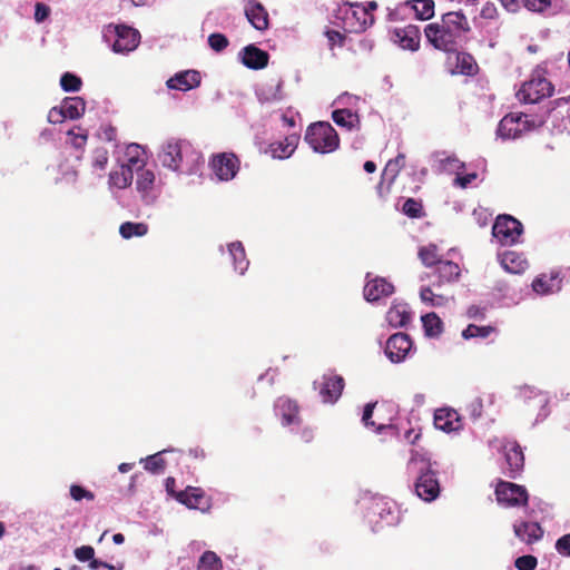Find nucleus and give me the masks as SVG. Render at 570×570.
I'll use <instances>...</instances> for the list:
<instances>
[{
  "instance_id": "nucleus-1",
  "label": "nucleus",
  "mask_w": 570,
  "mask_h": 570,
  "mask_svg": "<svg viewBox=\"0 0 570 570\" xmlns=\"http://www.w3.org/2000/svg\"><path fill=\"white\" fill-rule=\"evenodd\" d=\"M471 30L468 17L459 10L445 12L439 20L428 23L423 33L433 49L452 55L466 41Z\"/></svg>"
},
{
  "instance_id": "nucleus-2",
  "label": "nucleus",
  "mask_w": 570,
  "mask_h": 570,
  "mask_svg": "<svg viewBox=\"0 0 570 570\" xmlns=\"http://www.w3.org/2000/svg\"><path fill=\"white\" fill-rule=\"evenodd\" d=\"M202 154L186 139L169 138L158 154L161 165L173 171L191 174L196 170Z\"/></svg>"
},
{
  "instance_id": "nucleus-3",
  "label": "nucleus",
  "mask_w": 570,
  "mask_h": 570,
  "mask_svg": "<svg viewBox=\"0 0 570 570\" xmlns=\"http://www.w3.org/2000/svg\"><path fill=\"white\" fill-rule=\"evenodd\" d=\"M305 141L315 151L330 154L340 146V137L330 122L318 121L309 125L306 129Z\"/></svg>"
},
{
  "instance_id": "nucleus-4",
  "label": "nucleus",
  "mask_w": 570,
  "mask_h": 570,
  "mask_svg": "<svg viewBox=\"0 0 570 570\" xmlns=\"http://www.w3.org/2000/svg\"><path fill=\"white\" fill-rule=\"evenodd\" d=\"M140 148L137 144H131L127 147V156L128 164L120 165L119 169L112 170L109 174V183L110 185L117 187V188H126L132 183L134 179V169L136 170L137 178H136V185L139 189L142 185L141 177L142 174H140V170L142 169V164L139 160V154L138 149Z\"/></svg>"
},
{
  "instance_id": "nucleus-5",
  "label": "nucleus",
  "mask_w": 570,
  "mask_h": 570,
  "mask_svg": "<svg viewBox=\"0 0 570 570\" xmlns=\"http://www.w3.org/2000/svg\"><path fill=\"white\" fill-rule=\"evenodd\" d=\"M553 94L552 83L544 77L537 75L525 81L517 92V97L524 104H538Z\"/></svg>"
},
{
  "instance_id": "nucleus-6",
  "label": "nucleus",
  "mask_w": 570,
  "mask_h": 570,
  "mask_svg": "<svg viewBox=\"0 0 570 570\" xmlns=\"http://www.w3.org/2000/svg\"><path fill=\"white\" fill-rule=\"evenodd\" d=\"M497 501L505 507H527L529 494L524 487L500 480L495 487Z\"/></svg>"
},
{
  "instance_id": "nucleus-7",
  "label": "nucleus",
  "mask_w": 570,
  "mask_h": 570,
  "mask_svg": "<svg viewBox=\"0 0 570 570\" xmlns=\"http://www.w3.org/2000/svg\"><path fill=\"white\" fill-rule=\"evenodd\" d=\"M522 230V224L518 219L510 215H501L493 224L492 235L502 245H512L518 242Z\"/></svg>"
},
{
  "instance_id": "nucleus-8",
  "label": "nucleus",
  "mask_w": 570,
  "mask_h": 570,
  "mask_svg": "<svg viewBox=\"0 0 570 570\" xmlns=\"http://www.w3.org/2000/svg\"><path fill=\"white\" fill-rule=\"evenodd\" d=\"M210 167L219 180L233 179L239 170V159L234 153L214 155Z\"/></svg>"
},
{
  "instance_id": "nucleus-9",
  "label": "nucleus",
  "mask_w": 570,
  "mask_h": 570,
  "mask_svg": "<svg viewBox=\"0 0 570 570\" xmlns=\"http://www.w3.org/2000/svg\"><path fill=\"white\" fill-rule=\"evenodd\" d=\"M446 66L452 75L475 76L479 72V66L474 57L456 49L446 57Z\"/></svg>"
},
{
  "instance_id": "nucleus-10",
  "label": "nucleus",
  "mask_w": 570,
  "mask_h": 570,
  "mask_svg": "<svg viewBox=\"0 0 570 570\" xmlns=\"http://www.w3.org/2000/svg\"><path fill=\"white\" fill-rule=\"evenodd\" d=\"M527 116L523 114H509L504 116L499 122L498 135L504 139L519 138L525 130H528Z\"/></svg>"
},
{
  "instance_id": "nucleus-11",
  "label": "nucleus",
  "mask_w": 570,
  "mask_h": 570,
  "mask_svg": "<svg viewBox=\"0 0 570 570\" xmlns=\"http://www.w3.org/2000/svg\"><path fill=\"white\" fill-rule=\"evenodd\" d=\"M298 403L288 397L279 396L274 403V411L281 417L283 426L297 425L302 422Z\"/></svg>"
},
{
  "instance_id": "nucleus-12",
  "label": "nucleus",
  "mask_w": 570,
  "mask_h": 570,
  "mask_svg": "<svg viewBox=\"0 0 570 570\" xmlns=\"http://www.w3.org/2000/svg\"><path fill=\"white\" fill-rule=\"evenodd\" d=\"M392 39L403 50L415 52L421 47V30L415 24L395 28L392 31Z\"/></svg>"
},
{
  "instance_id": "nucleus-13",
  "label": "nucleus",
  "mask_w": 570,
  "mask_h": 570,
  "mask_svg": "<svg viewBox=\"0 0 570 570\" xmlns=\"http://www.w3.org/2000/svg\"><path fill=\"white\" fill-rule=\"evenodd\" d=\"M412 348V341L405 333H395L386 342L385 354L393 363L402 362Z\"/></svg>"
},
{
  "instance_id": "nucleus-14",
  "label": "nucleus",
  "mask_w": 570,
  "mask_h": 570,
  "mask_svg": "<svg viewBox=\"0 0 570 570\" xmlns=\"http://www.w3.org/2000/svg\"><path fill=\"white\" fill-rule=\"evenodd\" d=\"M114 32L116 39L112 49L116 52L131 51L139 45L140 33L131 27L117 24L114 27Z\"/></svg>"
},
{
  "instance_id": "nucleus-15",
  "label": "nucleus",
  "mask_w": 570,
  "mask_h": 570,
  "mask_svg": "<svg viewBox=\"0 0 570 570\" xmlns=\"http://www.w3.org/2000/svg\"><path fill=\"white\" fill-rule=\"evenodd\" d=\"M415 492L419 498L426 502L435 500L440 494V484L435 472L431 469L421 472L415 482Z\"/></svg>"
},
{
  "instance_id": "nucleus-16",
  "label": "nucleus",
  "mask_w": 570,
  "mask_h": 570,
  "mask_svg": "<svg viewBox=\"0 0 570 570\" xmlns=\"http://www.w3.org/2000/svg\"><path fill=\"white\" fill-rule=\"evenodd\" d=\"M175 499L189 509L207 511L210 508V500L200 488L188 487L175 494Z\"/></svg>"
},
{
  "instance_id": "nucleus-17",
  "label": "nucleus",
  "mask_w": 570,
  "mask_h": 570,
  "mask_svg": "<svg viewBox=\"0 0 570 570\" xmlns=\"http://www.w3.org/2000/svg\"><path fill=\"white\" fill-rule=\"evenodd\" d=\"M346 4L352 8L351 16L346 17V23L351 32H364L367 28L373 26L375 21L374 14H370L363 9V4L352 2H346Z\"/></svg>"
},
{
  "instance_id": "nucleus-18",
  "label": "nucleus",
  "mask_w": 570,
  "mask_h": 570,
  "mask_svg": "<svg viewBox=\"0 0 570 570\" xmlns=\"http://www.w3.org/2000/svg\"><path fill=\"white\" fill-rule=\"evenodd\" d=\"M505 462L508 465V476L515 479L524 466V455L521 446L515 441L507 442L503 445Z\"/></svg>"
},
{
  "instance_id": "nucleus-19",
  "label": "nucleus",
  "mask_w": 570,
  "mask_h": 570,
  "mask_svg": "<svg viewBox=\"0 0 570 570\" xmlns=\"http://www.w3.org/2000/svg\"><path fill=\"white\" fill-rule=\"evenodd\" d=\"M320 387V395L325 403H335L345 386L344 379L341 375L330 374L324 375Z\"/></svg>"
},
{
  "instance_id": "nucleus-20",
  "label": "nucleus",
  "mask_w": 570,
  "mask_h": 570,
  "mask_svg": "<svg viewBox=\"0 0 570 570\" xmlns=\"http://www.w3.org/2000/svg\"><path fill=\"white\" fill-rule=\"evenodd\" d=\"M202 76L197 70H185L170 77L166 85L169 89L188 91L200 86Z\"/></svg>"
},
{
  "instance_id": "nucleus-21",
  "label": "nucleus",
  "mask_w": 570,
  "mask_h": 570,
  "mask_svg": "<svg viewBox=\"0 0 570 570\" xmlns=\"http://www.w3.org/2000/svg\"><path fill=\"white\" fill-rule=\"evenodd\" d=\"M513 532L518 539L527 544H533L542 539L543 529L538 522L522 521L513 524Z\"/></svg>"
},
{
  "instance_id": "nucleus-22",
  "label": "nucleus",
  "mask_w": 570,
  "mask_h": 570,
  "mask_svg": "<svg viewBox=\"0 0 570 570\" xmlns=\"http://www.w3.org/2000/svg\"><path fill=\"white\" fill-rule=\"evenodd\" d=\"M269 55L267 51L248 45L242 50V62L249 69L259 70L268 65Z\"/></svg>"
},
{
  "instance_id": "nucleus-23",
  "label": "nucleus",
  "mask_w": 570,
  "mask_h": 570,
  "mask_svg": "<svg viewBox=\"0 0 570 570\" xmlns=\"http://www.w3.org/2000/svg\"><path fill=\"white\" fill-rule=\"evenodd\" d=\"M245 16L255 29L259 31L268 29V12L262 3L256 1H249L245 8Z\"/></svg>"
},
{
  "instance_id": "nucleus-24",
  "label": "nucleus",
  "mask_w": 570,
  "mask_h": 570,
  "mask_svg": "<svg viewBox=\"0 0 570 570\" xmlns=\"http://www.w3.org/2000/svg\"><path fill=\"white\" fill-rule=\"evenodd\" d=\"M433 275L438 277L434 285L442 286L444 284L456 282L461 275L459 264L452 261H441L433 271Z\"/></svg>"
},
{
  "instance_id": "nucleus-25",
  "label": "nucleus",
  "mask_w": 570,
  "mask_h": 570,
  "mask_svg": "<svg viewBox=\"0 0 570 570\" xmlns=\"http://www.w3.org/2000/svg\"><path fill=\"white\" fill-rule=\"evenodd\" d=\"M434 425L444 432H453L461 428V420L455 410L439 409L434 413Z\"/></svg>"
},
{
  "instance_id": "nucleus-26",
  "label": "nucleus",
  "mask_w": 570,
  "mask_h": 570,
  "mask_svg": "<svg viewBox=\"0 0 570 570\" xmlns=\"http://www.w3.org/2000/svg\"><path fill=\"white\" fill-rule=\"evenodd\" d=\"M393 292L394 286L381 277L367 282L364 286V297L368 302H376L381 297L390 296Z\"/></svg>"
},
{
  "instance_id": "nucleus-27",
  "label": "nucleus",
  "mask_w": 570,
  "mask_h": 570,
  "mask_svg": "<svg viewBox=\"0 0 570 570\" xmlns=\"http://www.w3.org/2000/svg\"><path fill=\"white\" fill-rule=\"evenodd\" d=\"M501 266L511 274H522L528 267L529 263L523 254L515 250H507L500 256Z\"/></svg>"
},
{
  "instance_id": "nucleus-28",
  "label": "nucleus",
  "mask_w": 570,
  "mask_h": 570,
  "mask_svg": "<svg viewBox=\"0 0 570 570\" xmlns=\"http://www.w3.org/2000/svg\"><path fill=\"white\" fill-rule=\"evenodd\" d=\"M299 136L293 134L284 138V140L274 141L268 146V153L273 158H288L298 145Z\"/></svg>"
},
{
  "instance_id": "nucleus-29",
  "label": "nucleus",
  "mask_w": 570,
  "mask_h": 570,
  "mask_svg": "<svg viewBox=\"0 0 570 570\" xmlns=\"http://www.w3.org/2000/svg\"><path fill=\"white\" fill-rule=\"evenodd\" d=\"M561 279L558 272H551L550 275L541 274L537 276L531 286L532 289L540 295L551 294L560 289Z\"/></svg>"
},
{
  "instance_id": "nucleus-30",
  "label": "nucleus",
  "mask_w": 570,
  "mask_h": 570,
  "mask_svg": "<svg viewBox=\"0 0 570 570\" xmlns=\"http://www.w3.org/2000/svg\"><path fill=\"white\" fill-rule=\"evenodd\" d=\"M332 119L337 126L345 127L347 130L360 129L361 127L358 114L347 108L334 110Z\"/></svg>"
},
{
  "instance_id": "nucleus-31",
  "label": "nucleus",
  "mask_w": 570,
  "mask_h": 570,
  "mask_svg": "<svg viewBox=\"0 0 570 570\" xmlns=\"http://www.w3.org/2000/svg\"><path fill=\"white\" fill-rule=\"evenodd\" d=\"M410 320L411 312L406 304H393L386 313V321L393 327H403Z\"/></svg>"
},
{
  "instance_id": "nucleus-32",
  "label": "nucleus",
  "mask_w": 570,
  "mask_h": 570,
  "mask_svg": "<svg viewBox=\"0 0 570 570\" xmlns=\"http://www.w3.org/2000/svg\"><path fill=\"white\" fill-rule=\"evenodd\" d=\"M62 114L69 119H79L86 110V101L81 97H67L62 101Z\"/></svg>"
},
{
  "instance_id": "nucleus-33",
  "label": "nucleus",
  "mask_w": 570,
  "mask_h": 570,
  "mask_svg": "<svg viewBox=\"0 0 570 570\" xmlns=\"http://www.w3.org/2000/svg\"><path fill=\"white\" fill-rule=\"evenodd\" d=\"M228 250L230 256L233 257L235 271L239 274H244L247 269L249 262L246 258V253L243 244L240 242H235L229 244Z\"/></svg>"
},
{
  "instance_id": "nucleus-34",
  "label": "nucleus",
  "mask_w": 570,
  "mask_h": 570,
  "mask_svg": "<svg viewBox=\"0 0 570 570\" xmlns=\"http://www.w3.org/2000/svg\"><path fill=\"white\" fill-rule=\"evenodd\" d=\"M422 324L424 333L429 337H439L443 332V322L434 312L423 315Z\"/></svg>"
},
{
  "instance_id": "nucleus-35",
  "label": "nucleus",
  "mask_w": 570,
  "mask_h": 570,
  "mask_svg": "<svg viewBox=\"0 0 570 570\" xmlns=\"http://www.w3.org/2000/svg\"><path fill=\"white\" fill-rule=\"evenodd\" d=\"M417 256L425 267H435L442 259L435 244H429L419 248Z\"/></svg>"
},
{
  "instance_id": "nucleus-36",
  "label": "nucleus",
  "mask_w": 570,
  "mask_h": 570,
  "mask_svg": "<svg viewBox=\"0 0 570 570\" xmlns=\"http://www.w3.org/2000/svg\"><path fill=\"white\" fill-rule=\"evenodd\" d=\"M419 20H430L434 16L435 3L433 0H412L407 2Z\"/></svg>"
},
{
  "instance_id": "nucleus-37",
  "label": "nucleus",
  "mask_w": 570,
  "mask_h": 570,
  "mask_svg": "<svg viewBox=\"0 0 570 570\" xmlns=\"http://www.w3.org/2000/svg\"><path fill=\"white\" fill-rule=\"evenodd\" d=\"M222 562L213 551H206L199 559L198 570H220Z\"/></svg>"
},
{
  "instance_id": "nucleus-38",
  "label": "nucleus",
  "mask_w": 570,
  "mask_h": 570,
  "mask_svg": "<svg viewBox=\"0 0 570 570\" xmlns=\"http://www.w3.org/2000/svg\"><path fill=\"white\" fill-rule=\"evenodd\" d=\"M495 328L493 326H479L474 324L468 325V327L462 332V336L466 340L474 337H488L491 333H493Z\"/></svg>"
},
{
  "instance_id": "nucleus-39",
  "label": "nucleus",
  "mask_w": 570,
  "mask_h": 570,
  "mask_svg": "<svg viewBox=\"0 0 570 570\" xmlns=\"http://www.w3.org/2000/svg\"><path fill=\"white\" fill-rule=\"evenodd\" d=\"M402 212L410 218H421L424 215L422 203L414 198H407L404 202Z\"/></svg>"
},
{
  "instance_id": "nucleus-40",
  "label": "nucleus",
  "mask_w": 570,
  "mask_h": 570,
  "mask_svg": "<svg viewBox=\"0 0 570 570\" xmlns=\"http://www.w3.org/2000/svg\"><path fill=\"white\" fill-rule=\"evenodd\" d=\"M166 468V461L163 458V452L155 453L145 458V470L153 473H161Z\"/></svg>"
},
{
  "instance_id": "nucleus-41",
  "label": "nucleus",
  "mask_w": 570,
  "mask_h": 570,
  "mask_svg": "<svg viewBox=\"0 0 570 570\" xmlns=\"http://www.w3.org/2000/svg\"><path fill=\"white\" fill-rule=\"evenodd\" d=\"M60 86L67 92H76L80 90L82 81L80 77L71 72H65L60 78Z\"/></svg>"
},
{
  "instance_id": "nucleus-42",
  "label": "nucleus",
  "mask_w": 570,
  "mask_h": 570,
  "mask_svg": "<svg viewBox=\"0 0 570 570\" xmlns=\"http://www.w3.org/2000/svg\"><path fill=\"white\" fill-rule=\"evenodd\" d=\"M119 234L125 239H129L132 236H142V224L126 222L120 225Z\"/></svg>"
},
{
  "instance_id": "nucleus-43",
  "label": "nucleus",
  "mask_w": 570,
  "mask_h": 570,
  "mask_svg": "<svg viewBox=\"0 0 570 570\" xmlns=\"http://www.w3.org/2000/svg\"><path fill=\"white\" fill-rule=\"evenodd\" d=\"M535 13H544L552 4V0H520L519 4Z\"/></svg>"
},
{
  "instance_id": "nucleus-44",
  "label": "nucleus",
  "mask_w": 570,
  "mask_h": 570,
  "mask_svg": "<svg viewBox=\"0 0 570 570\" xmlns=\"http://www.w3.org/2000/svg\"><path fill=\"white\" fill-rule=\"evenodd\" d=\"M78 131H76L75 129H70L67 135L70 138V144L73 148L78 149V150H82L87 144V139H88V135H87V131L81 129L80 127L77 128Z\"/></svg>"
},
{
  "instance_id": "nucleus-45",
  "label": "nucleus",
  "mask_w": 570,
  "mask_h": 570,
  "mask_svg": "<svg viewBox=\"0 0 570 570\" xmlns=\"http://www.w3.org/2000/svg\"><path fill=\"white\" fill-rule=\"evenodd\" d=\"M420 297L422 302L430 304L432 306H440L445 302L444 296L434 294L432 288L429 286L421 288Z\"/></svg>"
},
{
  "instance_id": "nucleus-46",
  "label": "nucleus",
  "mask_w": 570,
  "mask_h": 570,
  "mask_svg": "<svg viewBox=\"0 0 570 570\" xmlns=\"http://www.w3.org/2000/svg\"><path fill=\"white\" fill-rule=\"evenodd\" d=\"M405 166V155L399 154L394 159H390L384 168V174H391L395 178Z\"/></svg>"
},
{
  "instance_id": "nucleus-47",
  "label": "nucleus",
  "mask_w": 570,
  "mask_h": 570,
  "mask_svg": "<svg viewBox=\"0 0 570 570\" xmlns=\"http://www.w3.org/2000/svg\"><path fill=\"white\" fill-rule=\"evenodd\" d=\"M208 45L214 51L222 52L228 47L229 41L225 35L215 32L209 35Z\"/></svg>"
},
{
  "instance_id": "nucleus-48",
  "label": "nucleus",
  "mask_w": 570,
  "mask_h": 570,
  "mask_svg": "<svg viewBox=\"0 0 570 570\" xmlns=\"http://www.w3.org/2000/svg\"><path fill=\"white\" fill-rule=\"evenodd\" d=\"M537 566L538 559L531 554L521 556L514 561V567L518 570H534Z\"/></svg>"
},
{
  "instance_id": "nucleus-49",
  "label": "nucleus",
  "mask_w": 570,
  "mask_h": 570,
  "mask_svg": "<svg viewBox=\"0 0 570 570\" xmlns=\"http://www.w3.org/2000/svg\"><path fill=\"white\" fill-rule=\"evenodd\" d=\"M108 164V151L102 147H98L92 154V166L97 169H105Z\"/></svg>"
},
{
  "instance_id": "nucleus-50",
  "label": "nucleus",
  "mask_w": 570,
  "mask_h": 570,
  "mask_svg": "<svg viewBox=\"0 0 570 570\" xmlns=\"http://www.w3.org/2000/svg\"><path fill=\"white\" fill-rule=\"evenodd\" d=\"M70 495L75 501H80L82 499L92 501L95 499V494L91 491L78 484H72L70 487Z\"/></svg>"
},
{
  "instance_id": "nucleus-51",
  "label": "nucleus",
  "mask_w": 570,
  "mask_h": 570,
  "mask_svg": "<svg viewBox=\"0 0 570 570\" xmlns=\"http://www.w3.org/2000/svg\"><path fill=\"white\" fill-rule=\"evenodd\" d=\"M95 556V550L91 546H81L75 550V557L81 561H90Z\"/></svg>"
},
{
  "instance_id": "nucleus-52",
  "label": "nucleus",
  "mask_w": 570,
  "mask_h": 570,
  "mask_svg": "<svg viewBox=\"0 0 570 570\" xmlns=\"http://www.w3.org/2000/svg\"><path fill=\"white\" fill-rule=\"evenodd\" d=\"M498 16V9L492 2H485L480 11V17L485 20H495Z\"/></svg>"
},
{
  "instance_id": "nucleus-53",
  "label": "nucleus",
  "mask_w": 570,
  "mask_h": 570,
  "mask_svg": "<svg viewBox=\"0 0 570 570\" xmlns=\"http://www.w3.org/2000/svg\"><path fill=\"white\" fill-rule=\"evenodd\" d=\"M556 550L566 557H570V534H564L556 542Z\"/></svg>"
},
{
  "instance_id": "nucleus-54",
  "label": "nucleus",
  "mask_w": 570,
  "mask_h": 570,
  "mask_svg": "<svg viewBox=\"0 0 570 570\" xmlns=\"http://www.w3.org/2000/svg\"><path fill=\"white\" fill-rule=\"evenodd\" d=\"M49 13L50 8L47 4L41 2L36 3L35 19L37 22L45 21L49 17Z\"/></svg>"
},
{
  "instance_id": "nucleus-55",
  "label": "nucleus",
  "mask_w": 570,
  "mask_h": 570,
  "mask_svg": "<svg viewBox=\"0 0 570 570\" xmlns=\"http://www.w3.org/2000/svg\"><path fill=\"white\" fill-rule=\"evenodd\" d=\"M273 92L271 95L265 96L264 90L259 94V99L262 101H269V100H279L282 99V82L278 81L273 88Z\"/></svg>"
},
{
  "instance_id": "nucleus-56",
  "label": "nucleus",
  "mask_w": 570,
  "mask_h": 570,
  "mask_svg": "<svg viewBox=\"0 0 570 570\" xmlns=\"http://www.w3.org/2000/svg\"><path fill=\"white\" fill-rule=\"evenodd\" d=\"M99 137L106 141H114L117 137V130L111 125L102 126L100 128Z\"/></svg>"
},
{
  "instance_id": "nucleus-57",
  "label": "nucleus",
  "mask_w": 570,
  "mask_h": 570,
  "mask_svg": "<svg viewBox=\"0 0 570 570\" xmlns=\"http://www.w3.org/2000/svg\"><path fill=\"white\" fill-rule=\"evenodd\" d=\"M478 175L475 173L466 174L464 176L458 175L454 179V184L461 188H466L473 180H475Z\"/></svg>"
},
{
  "instance_id": "nucleus-58",
  "label": "nucleus",
  "mask_w": 570,
  "mask_h": 570,
  "mask_svg": "<svg viewBox=\"0 0 570 570\" xmlns=\"http://www.w3.org/2000/svg\"><path fill=\"white\" fill-rule=\"evenodd\" d=\"M375 405L376 403H367L364 407L362 421L366 426H375V422L371 420Z\"/></svg>"
},
{
  "instance_id": "nucleus-59",
  "label": "nucleus",
  "mask_w": 570,
  "mask_h": 570,
  "mask_svg": "<svg viewBox=\"0 0 570 570\" xmlns=\"http://www.w3.org/2000/svg\"><path fill=\"white\" fill-rule=\"evenodd\" d=\"M441 166L443 169H448V167H452L454 169H463L464 163H461L456 157H446L445 159L441 160Z\"/></svg>"
},
{
  "instance_id": "nucleus-60",
  "label": "nucleus",
  "mask_w": 570,
  "mask_h": 570,
  "mask_svg": "<svg viewBox=\"0 0 570 570\" xmlns=\"http://www.w3.org/2000/svg\"><path fill=\"white\" fill-rule=\"evenodd\" d=\"M63 118H66V117L62 114V107H60V108L53 107L50 109L49 115H48L49 122L58 124V122H61Z\"/></svg>"
},
{
  "instance_id": "nucleus-61",
  "label": "nucleus",
  "mask_w": 570,
  "mask_h": 570,
  "mask_svg": "<svg viewBox=\"0 0 570 570\" xmlns=\"http://www.w3.org/2000/svg\"><path fill=\"white\" fill-rule=\"evenodd\" d=\"M298 436H299V441L302 443L308 444V443H311L314 440L315 434H314V431L311 428H303L299 431Z\"/></svg>"
},
{
  "instance_id": "nucleus-62",
  "label": "nucleus",
  "mask_w": 570,
  "mask_h": 570,
  "mask_svg": "<svg viewBox=\"0 0 570 570\" xmlns=\"http://www.w3.org/2000/svg\"><path fill=\"white\" fill-rule=\"evenodd\" d=\"M328 41L331 42V45H335L337 41L343 45L344 40H345V37L340 32V31H336V30H327L325 32Z\"/></svg>"
},
{
  "instance_id": "nucleus-63",
  "label": "nucleus",
  "mask_w": 570,
  "mask_h": 570,
  "mask_svg": "<svg viewBox=\"0 0 570 570\" xmlns=\"http://www.w3.org/2000/svg\"><path fill=\"white\" fill-rule=\"evenodd\" d=\"M468 316L470 318H483L484 317V309L476 306V305H472L468 308Z\"/></svg>"
},
{
  "instance_id": "nucleus-64",
  "label": "nucleus",
  "mask_w": 570,
  "mask_h": 570,
  "mask_svg": "<svg viewBox=\"0 0 570 570\" xmlns=\"http://www.w3.org/2000/svg\"><path fill=\"white\" fill-rule=\"evenodd\" d=\"M174 485H175V479L174 478H168L166 480V490L173 497H175V494L177 493V492L174 491Z\"/></svg>"
}]
</instances>
